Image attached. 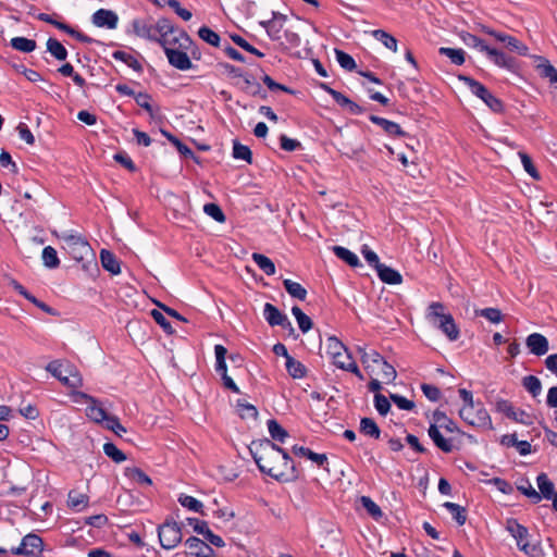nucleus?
Wrapping results in <instances>:
<instances>
[{
	"label": "nucleus",
	"mask_w": 557,
	"mask_h": 557,
	"mask_svg": "<svg viewBox=\"0 0 557 557\" xmlns=\"http://www.w3.org/2000/svg\"><path fill=\"white\" fill-rule=\"evenodd\" d=\"M249 450L261 472L282 481H288L294 476V466L289 456L271 441H255Z\"/></svg>",
	"instance_id": "nucleus-1"
},
{
	"label": "nucleus",
	"mask_w": 557,
	"mask_h": 557,
	"mask_svg": "<svg viewBox=\"0 0 557 557\" xmlns=\"http://www.w3.org/2000/svg\"><path fill=\"white\" fill-rule=\"evenodd\" d=\"M459 396L463 401V406L459 410L460 418L472 426L491 430V417L481 403H474L472 393L460 388Z\"/></svg>",
	"instance_id": "nucleus-2"
},
{
	"label": "nucleus",
	"mask_w": 557,
	"mask_h": 557,
	"mask_svg": "<svg viewBox=\"0 0 557 557\" xmlns=\"http://www.w3.org/2000/svg\"><path fill=\"white\" fill-rule=\"evenodd\" d=\"M506 531L515 539L517 547L528 557H539L542 553L539 542L531 540L529 530L516 519H507Z\"/></svg>",
	"instance_id": "nucleus-3"
},
{
	"label": "nucleus",
	"mask_w": 557,
	"mask_h": 557,
	"mask_svg": "<svg viewBox=\"0 0 557 557\" xmlns=\"http://www.w3.org/2000/svg\"><path fill=\"white\" fill-rule=\"evenodd\" d=\"M458 78L460 82H463L470 91L480 98L493 112L502 113L504 111L503 101L495 97L483 84L467 75H459Z\"/></svg>",
	"instance_id": "nucleus-4"
},
{
	"label": "nucleus",
	"mask_w": 557,
	"mask_h": 557,
	"mask_svg": "<svg viewBox=\"0 0 557 557\" xmlns=\"http://www.w3.org/2000/svg\"><path fill=\"white\" fill-rule=\"evenodd\" d=\"M46 370L70 388L75 389L83 386L82 375L71 364L63 366L60 361L54 360L48 363Z\"/></svg>",
	"instance_id": "nucleus-5"
},
{
	"label": "nucleus",
	"mask_w": 557,
	"mask_h": 557,
	"mask_svg": "<svg viewBox=\"0 0 557 557\" xmlns=\"http://www.w3.org/2000/svg\"><path fill=\"white\" fill-rule=\"evenodd\" d=\"M136 36L158 42L161 32L169 30L168 18L162 17L152 23L151 18H135L132 23Z\"/></svg>",
	"instance_id": "nucleus-6"
},
{
	"label": "nucleus",
	"mask_w": 557,
	"mask_h": 557,
	"mask_svg": "<svg viewBox=\"0 0 557 557\" xmlns=\"http://www.w3.org/2000/svg\"><path fill=\"white\" fill-rule=\"evenodd\" d=\"M168 27L169 30L161 32L158 44L165 51L166 48H182L188 49L191 44V38L189 35L172 24V22L168 18Z\"/></svg>",
	"instance_id": "nucleus-7"
},
{
	"label": "nucleus",
	"mask_w": 557,
	"mask_h": 557,
	"mask_svg": "<svg viewBox=\"0 0 557 557\" xmlns=\"http://www.w3.org/2000/svg\"><path fill=\"white\" fill-rule=\"evenodd\" d=\"M73 398L75 403H85L86 407V416L96 423H104L109 418V414L106 412L102 405L92 396L82 393L75 392L73 393Z\"/></svg>",
	"instance_id": "nucleus-8"
},
{
	"label": "nucleus",
	"mask_w": 557,
	"mask_h": 557,
	"mask_svg": "<svg viewBox=\"0 0 557 557\" xmlns=\"http://www.w3.org/2000/svg\"><path fill=\"white\" fill-rule=\"evenodd\" d=\"M65 242V249L71 257L76 261H83L87 258H94L95 253L86 239L76 235L63 236Z\"/></svg>",
	"instance_id": "nucleus-9"
},
{
	"label": "nucleus",
	"mask_w": 557,
	"mask_h": 557,
	"mask_svg": "<svg viewBox=\"0 0 557 557\" xmlns=\"http://www.w3.org/2000/svg\"><path fill=\"white\" fill-rule=\"evenodd\" d=\"M160 544L164 549L175 548L182 541L181 527L174 521H166L158 529Z\"/></svg>",
	"instance_id": "nucleus-10"
},
{
	"label": "nucleus",
	"mask_w": 557,
	"mask_h": 557,
	"mask_svg": "<svg viewBox=\"0 0 557 557\" xmlns=\"http://www.w3.org/2000/svg\"><path fill=\"white\" fill-rule=\"evenodd\" d=\"M42 550V540L35 534L23 537L21 544L12 549L15 555L37 556Z\"/></svg>",
	"instance_id": "nucleus-11"
},
{
	"label": "nucleus",
	"mask_w": 557,
	"mask_h": 557,
	"mask_svg": "<svg viewBox=\"0 0 557 557\" xmlns=\"http://www.w3.org/2000/svg\"><path fill=\"white\" fill-rule=\"evenodd\" d=\"M432 326L440 329L450 341L459 336V330L451 315H429Z\"/></svg>",
	"instance_id": "nucleus-12"
},
{
	"label": "nucleus",
	"mask_w": 557,
	"mask_h": 557,
	"mask_svg": "<svg viewBox=\"0 0 557 557\" xmlns=\"http://www.w3.org/2000/svg\"><path fill=\"white\" fill-rule=\"evenodd\" d=\"M496 410L516 422L522 424L532 423V417L529 413L521 409H516L508 400H498L496 403Z\"/></svg>",
	"instance_id": "nucleus-13"
},
{
	"label": "nucleus",
	"mask_w": 557,
	"mask_h": 557,
	"mask_svg": "<svg viewBox=\"0 0 557 557\" xmlns=\"http://www.w3.org/2000/svg\"><path fill=\"white\" fill-rule=\"evenodd\" d=\"M164 53L168 58L169 63L173 67H175L180 71H187L193 67L190 58L185 49L166 48Z\"/></svg>",
	"instance_id": "nucleus-14"
},
{
	"label": "nucleus",
	"mask_w": 557,
	"mask_h": 557,
	"mask_svg": "<svg viewBox=\"0 0 557 557\" xmlns=\"http://www.w3.org/2000/svg\"><path fill=\"white\" fill-rule=\"evenodd\" d=\"M356 350L360 355L364 369L369 373H375V368L382 362L383 357L374 349L368 350L366 345H358Z\"/></svg>",
	"instance_id": "nucleus-15"
},
{
	"label": "nucleus",
	"mask_w": 557,
	"mask_h": 557,
	"mask_svg": "<svg viewBox=\"0 0 557 557\" xmlns=\"http://www.w3.org/2000/svg\"><path fill=\"white\" fill-rule=\"evenodd\" d=\"M487 58L497 66L515 72L518 67L517 59L495 48H490Z\"/></svg>",
	"instance_id": "nucleus-16"
},
{
	"label": "nucleus",
	"mask_w": 557,
	"mask_h": 557,
	"mask_svg": "<svg viewBox=\"0 0 557 557\" xmlns=\"http://www.w3.org/2000/svg\"><path fill=\"white\" fill-rule=\"evenodd\" d=\"M185 546L188 554L194 557H211L213 555V549L205 541L195 536L187 539Z\"/></svg>",
	"instance_id": "nucleus-17"
},
{
	"label": "nucleus",
	"mask_w": 557,
	"mask_h": 557,
	"mask_svg": "<svg viewBox=\"0 0 557 557\" xmlns=\"http://www.w3.org/2000/svg\"><path fill=\"white\" fill-rule=\"evenodd\" d=\"M119 17L115 12L106 9H99L92 15V23L98 27L114 29L117 26Z\"/></svg>",
	"instance_id": "nucleus-18"
},
{
	"label": "nucleus",
	"mask_w": 557,
	"mask_h": 557,
	"mask_svg": "<svg viewBox=\"0 0 557 557\" xmlns=\"http://www.w3.org/2000/svg\"><path fill=\"white\" fill-rule=\"evenodd\" d=\"M331 361L337 368L354 373L359 380H363V374L360 372L357 363L352 359V357L346 350L345 352H339L338 358H332Z\"/></svg>",
	"instance_id": "nucleus-19"
},
{
	"label": "nucleus",
	"mask_w": 557,
	"mask_h": 557,
	"mask_svg": "<svg viewBox=\"0 0 557 557\" xmlns=\"http://www.w3.org/2000/svg\"><path fill=\"white\" fill-rule=\"evenodd\" d=\"M156 323L162 327V330L172 335L175 333V327L181 323H187L188 320L185 315H152Z\"/></svg>",
	"instance_id": "nucleus-20"
},
{
	"label": "nucleus",
	"mask_w": 557,
	"mask_h": 557,
	"mask_svg": "<svg viewBox=\"0 0 557 557\" xmlns=\"http://www.w3.org/2000/svg\"><path fill=\"white\" fill-rule=\"evenodd\" d=\"M429 436L432 438L437 448L444 453H451L455 448V442L453 437H446L444 433L437 430L435 426L429 428Z\"/></svg>",
	"instance_id": "nucleus-21"
},
{
	"label": "nucleus",
	"mask_w": 557,
	"mask_h": 557,
	"mask_svg": "<svg viewBox=\"0 0 557 557\" xmlns=\"http://www.w3.org/2000/svg\"><path fill=\"white\" fill-rule=\"evenodd\" d=\"M285 20V15L273 12V18L261 22V26L265 29L272 40H278L281 39V30Z\"/></svg>",
	"instance_id": "nucleus-22"
},
{
	"label": "nucleus",
	"mask_w": 557,
	"mask_h": 557,
	"mask_svg": "<svg viewBox=\"0 0 557 557\" xmlns=\"http://www.w3.org/2000/svg\"><path fill=\"white\" fill-rule=\"evenodd\" d=\"M527 346L530 351L536 356L545 355L549 348L547 338L540 333L529 335L527 338Z\"/></svg>",
	"instance_id": "nucleus-23"
},
{
	"label": "nucleus",
	"mask_w": 557,
	"mask_h": 557,
	"mask_svg": "<svg viewBox=\"0 0 557 557\" xmlns=\"http://www.w3.org/2000/svg\"><path fill=\"white\" fill-rule=\"evenodd\" d=\"M369 120L379 125L380 127L383 128V131L387 134V135H391V136H398V137H404L406 136V132H404L401 129V127L399 126V124L393 122V121H389V120H386L384 117H381V116H377V115H370L369 116Z\"/></svg>",
	"instance_id": "nucleus-24"
},
{
	"label": "nucleus",
	"mask_w": 557,
	"mask_h": 557,
	"mask_svg": "<svg viewBox=\"0 0 557 557\" xmlns=\"http://www.w3.org/2000/svg\"><path fill=\"white\" fill-rule=\"evenodd\" d=\"M321 349L323 355L325 354V356L331 360L332 358H338L339 352H345L347 348L338 338L335 336H330L327 337L325 344L322 345Z\"/></svg>",
	"instance_id": "nucleus-25"
},
{
	"label": "nucleus",
	"mask_w": 557,
	"mask_h": 557,
	"mask_svg": "<svg viewBox=\"0 0 557 557\" xmlns=\"http://www.w3.org/2000/svg\"><path fill=\"white\" fill-rule=\"evenodd\" d=\"M434 423L430 426H435L437 430H444L447 434H453L458 431L457 425L444 412L435 411L433 414Z\"/></svg>",
	"instance_id": "nucleus-26"
},
{
	"label": "nucleus",
	"mask_w": 557,
	"mask_h": 557,
	"mask_svg": "<svg viewBox=\"0 0 557 557\" xmlns=\"http://www.w3.org/2000/svg\"><path fill=\"white\" fill-rule=\"evenodd\" d=\"M244 83L245 87H243V90L252 97H260L261 99L265 100L268 98L267 91L262 88V86L255 81L253 76L251 74H246L244 76Z\"/></svg>",
	"instance_id": "nucleus-27"
},
{
	"label": "nucleus",
	"mask_w": 557,
	"mask_h": 557,
	"mask_svg": "<svg viewBox=\"0 0 557 557\" xmlns=\"http://www.w3.org/2000/svg\"><path fill=\"white\" fill-rule=\"evenodd\" d=\"M334 255L351 268L362 267L358 256L343 246H333Z\"/></svg>",
	"instance_id": "nucleus-28"
},
{
	"label": "nucleus",
	"mask_w": 557,
	"mask_h": 557,
	"mask_svg": "<svg viewBox=\"0 0 557 557\" xmlns=\"http://www.w3.org/2000/svg\"><path fill=\"white\" fill-rule=\"evenodd\" d=\"M100 261L104 270L112 274H119L121 272L120 261L116 256L110 250L102 249L100 251Z\"/></svg>",
	"instance_id": "nucleus-29"
},
{
	"label": "nucleus",
	"mask_w": 557,
	"mask_h": 557,
	"mask_svg": "<svg viewBox=\"0 0 557 557\" xmlns=\"http://www.w3.org/2000/svg\"><path fill=\"white\" fill-rule=\"evenodd\" d=\"M380 280L386 284H400L403 277L400 273L383 263L375 269Z\"/></svg>",
	"instance_id": "nucleus-30"
},
{
	"label": "nucleus",
	"mask_w": 557,
	"mask_h": 557,
	"mask_svg": "<svg viewBox=\"0 0 557 557\" xmlns=\"http://www.w3.org/2000/svg\"><path fill=\"white\" fill-rule=\"evenodd\" d=\"M370 375H373V373H370ZM374 375L380 376L384 383H391L396 379L397 372L392 364L383 359L375 368Z\"/></svg>",
	"instance_id": "nucleus-31"
},
{
	"label": "nucleus",
	"mask_w": 557,
	"mask_h": 557,
	"mask_svg": "<svg viewBox=\"0 0 557 557\" xmlns=\"http://www.w3.org/2000/svg\"><path fill=\"white\" fill-rule=\"evenodd\" d=\"M13 286H14L15 290L18 292V294L24 296L27 300L32 301L38 309H40L45 313H54L52 311V309L47 304H45L44 301L37 299L32 294H29L27 292V289L23 285H21L18 282L13 281Z\"/></svg>",
	"instance_id": "nucleus-32"
},
{
	"label": "nucleus",
	"mask_w": 557,
	"mask_h": 557,
	"mask_svg": "<svg viewBox=\"0 0 557 557\" xmlns=\"http://www.w3.org/2000/svg\"><path fill=\"white\" fill-rule=\"evenodd\" d=\"M112 57L115 60L124 62L127 66H129L131 69H133L135 72H137L139 74L143 73V71H144V67L140 64V62L135 57H133L132 54H129L125 51L116 50L112 53Z\"/></svg>",
	"instance_id": "nucleus-33"
},
{
	"label": "nucleus",
	"mask_w": 557,
	"mask_h": 557,
	"mask_svg": "<svg viewBox=\"0 0 557 557\" xmlns=\"http://www.w3.org/2000/svg\"><path fill=\"white\" fill-rule=\"evenodd\" d=\"M536 67L541 76L548 78L550 83H557V69L547 59L540 57Z\"/></svg>",
	"instance_id": "nucleus-34"
},
{
	"label": "nucleus",
	"mask_w": 557,
	"mask_h": 557,
	"mask_svg": "<svg viewBox=\"0 0 557 557\" xmlns=\"http://www.w3.org/2000/svg\"><path fill=\"white\" fill-rule=\"evenodd\" d=\"M134 99H135V102L137 103V106L143 108L152 120H154L157 117V112L159 111V109L156 110L152 107V104H151L152 97L149 94L138 92Z\"/></svg>",
	"instance_id": "nucleus-35"
},
{
	"label": "nucleus",
	"mask_w": 557,
	"mask_h": 557,
	"mask_svg": "<svg viewBox=\"0 0 557 557\" xmlns=\"http://www.w3.org/2000/svg\"><path fill=\"white\" fill-rule=\"evenodd\" d=\"M10 45L13 49L24 53H29L37 47L34 39H28L26 37H14L11 39Z\"/></svg>",
	"instance_id": "nucleus-36"
},
{
	"label": "nucleus",
	"mask_w": 557,
	"mask_h": 557,
	"mask_svg": "<svg viewBox=\"0 0 557 557\" xmlns=\"http://www.w3.org/2000/svg\"><path fill=\"white\" fill-rule=\"evenodd\" d=\"M251 258L267 275L275 274V264L270 258L259 252H253Z\"/></svg>",
	"instance_id": "nucleus-37"
},
{
	"label": "nucleus",
	"mask_w": 557,
	"mask_h": 557,
	"mask_svg": "<svg viewBox=\"0 0 557 557\" xmlns=\"http://www.w3.org/2000/svg\"><path fill=\"white\" fill-rule=\"evenodd\" d=\"M124 474L129 480L137 482L140 485H151V479L137 467H127L124 470Z\"/></svg>",
	"instance_id": "nucleus-38"
},
{
	"label": "nucleus",
	"mask_w": 557,
	"mask_h": 557,
	"mask_svg": "<svg viewBox=\"0 0 557 557\" xmlns=\"http://www.w3.org/2000/svg\"><path fill=\"white\" fill-rule=\"evenodd\" d=\"M88 505V496L84 493L71 491L67 496V506L77 511Z\"/></svg>",
	"instance_id": "nucleus-39"
},
{
	"label": "nucleus",
	"mask_w": 557,
	"mask_h": 557,
	"mask_svg": "<svg viewBox=\"0 0 557 557\" xmlns=\"http://www.w3.org/2000/svg\"><path fill=\"white\" fill-rule=\"evenodd\" d=\"M200 39L213 47H222L220 35L208 26H201L198 30Z\"/></svg>",
	"instance_id": "nucleus-40"
},
{
	"label": "nucleus",
	"mask_w": 557,
	"mask_h": 557,
	"mask_svg": "<svg viewBox=\"0 0 557 557\" xmlns=\"http://www.w3.org/2000/svg\"><path fill=\"white\" fill-rule=\"evenodd\" d=\"M372 36L381 41L387 49L393 52H397V39L383 29H375L372 33Z\"/></svg>",
	"instance_id": "nucleus-41"
},
{
	"label": "nucleus",
	"mask_w": 557,
	"mask_h": 557,
	"mask_svg": "<svg viewBox=\"0 0 557 557\" xmlns=\"http://www.w3.org/2000/svg\"><path fill=\"white\" fill-rule=\"evenodd\" d=\"M47 50L59 61H64L67 58V50L55 38L47 40Z\"/></svg>",
	"instance_id": "nucleus-42"
},
{
	"label": "nucleus",
	"mask_w": 557,
	"mask_h": 557,
	"mask_svg": "<svg viewBox=\"0 0 557 557\" xmlns=\"http://www.w3.org/2000/svg\"><path fill=\"white\" fill-rule=\"evenodd\" d=\"M536 482H537V486L540 490L539 493L541 494V497L543 496L547 499L552 498V496L555 494L554 493V484L548 479V476L545 473H541L537 475Z\"/></svg>",
	"instance_id": "nucleus-43"
},
{
	"label": "nucleus",
	"mask_w": 557,
	"mask_h": 557,
	"mask_svg": "<svg viewBox=\"0 0 557 557\" xmlns=\"http://www.w3.org/2000/svg\"><path fill=\"white\" fill-rule=\"evenodd\" d=\"M233 158L252 163V152L248 146L240 144L238 140L233 141Z\"/></svg>",
	"instance_id": "nucleus-44"
},
{
	"label": "nucleus",
	"mask_w": 557,
	"mask_h": 557,
	"mask_svg": "<svg viewBox=\"0 0 557 557\" xmlns=\"http://www.w3.org/2000/svg\"><path fill=\"white\" fill-rule=\"evenodd\" d=\"M283 285L292 297L297 298L299 300H304L306 298L307 290L299 283L286 278L283 281Z\"/></svg>",
	"instance_id": "nucleus-45"
},
{
	"label": "nucleus",
	"mask_w": 557,
	"mask_h": 557,
	"mask_svg": "<svg viewBox=\"0 0 557 557\" xmlns=\"http://www.w3.org/2000/svg\"><path fill=\"white\" fill-rule=\"evenodd\" d=\"M438 53L449 58L451 63L461 65L465 63V51L462 49L441 47Z\"/></svg>",
	"instance_id": "nucleus-46"
},
{
	"label": "nucleus",
	"mask_w": 557,
	"mask_h": 557,
	"mask_svg": "<svg viewBox=\"0 0 557 557\" xmlns=\"http://www.w3.org/2000/svg\"><path fill=\"white\" fill-rule=\"evenodd\" d=\"M461 39L468 47L475 48L481 52L487 53V50L491 48L481 38L470 33L462 34Z\"/></svg>",
	"instance_id": "nucleus-47"
},
{
	"label": "nucleus",
	"mask_w": 557,
	"mask_h": 557,
	"mask_svg": "<svg viewBox=\"0 0 557 557\" xmlns=\"http://www.w3.org/2000/svg\"><path fill=\"white\" fill-rule=\"evenodd\" d=\"M268 430H269L271 437L274 441L284 443L285 440L288 437L287 431L285 429H283L276 420L268 421Z\"/></svg>",
	"instance_id": "nucleus-48"
},
{
	"label": "nucleus",
	"mask_w": 557,
	"mask_h": 557,
	"mask_svg": "<svg viewBox=\"0 0 557 557\" xmlns=\"http://www.w3.org/2000/svg\"><path fill=\"white\" fill-rule=\"evenodd\" d=\"M359 502L373 519L379 520L382 518L383 512L381 508L369 496H361Z\"/></svg>",
	"instance_id": "nucleus-49"
},
{
	"label": "nucleus",
	"mask_w": 557,
	"mask_h": 557,
	"mask_svg": "<svg viewBox=\"0 0 557 557\" xmlns=\"http://www.w3.org/2000/svg\"><path fill=\"white\" fill-rule=\"evenodd\" d=\"M41 257L44 264L49 269H55L60 265V260L58 258L57 250L51 246H47L44 248Z\"/></svg>",
	"instance_id": "nucleus-50"
},
{
	"label": "nucleus",
	"mask_w": 557,
	"mask_h": 557,
	"mask_svg": "<svg viewBox=\"0 0 557 557\" xmlns=\"http://www.w3.org/2000/svg\"><path fill=\"white\" fill-rule=\"evenodd\" d=\"M285 366H286L287 372L294 379L304 377L306 374L305 366L300 361L294 359L293 357H288V360H286Z\"/></svg>",
	"instance_id": "nucleus-51"
},
{
	"label": "nucleus",
	"mask_w": 557,
	"mask_h": 557,
	"mask_svg": "<svg viewBox=\"0 0 557 557\" xmlns=\"http://www.w3.org/2000/svg\"><path fill=\"white\" fill-rule=\"evenodd\" d=\"M360 431L368 436H371L373 438L380 437V429L377 424L374 422V420L370 418H363L360 421Z\"/></svg>",
	"instance_id": "nucleus-52"
},
{
	"label": "nucleus",
	"mask_w": 557,
	"mask_h": 557,
	"mask_svg": "<svg viewBox=\"0 0 557 557\" xmlns=\"http://www.w3.org/2000/svg\"><path fill=\"white\" fill-rule=\"evenodd\" d=\"M231 39L232 41L237 45L238 47H240L242 49H244L245 51L251 53V54H255L257 55L258 58H263L264 57V53L261 52L260 50H258L257 48H255L253 46H251L245 38H243L242 36L237 35V34H232L231 35Z\"/></svg>",
	"instance_id": "nucleus-53"
},
{
	"label": "nucleus",
	"mask_w": 557,
	"mask_h": 557,
	"mask_svg": "<svg viewBox=\"0 0 557 557\" xmlns=\"http://www.w3.org/2000/svg\"><path fill=\"white\" fill-rule=\"evenodd\" d=\"M203 211L206 214L211 216L214 221L219 223H224L226 220V216L224 212L222 211L221 207L216 203L210 202L206 203L203 207Z\"/></svg>",
	"instance_id": "nucleus-54"
},
{
	"label": "nucleus",
	"mask_w": 557,
	"mask_h": 557,
	"mask_svg": "<svg viewBox=\"0 0 557 557\" xmlns=\"http://www.w3.org/2000/svg\"><path fill=\"white\" fill-rule=\"evenodd\" d=\"M522 385L533 396L539 395L542 389L541 381L534 375L524 376L522 380Z\"/></svg>",
	"instance_id": "nucleus-55"
},
{
	"label": "nucleus",
	"mask_w": 557,
	"mask_h": 557,
	"mask_svg": "<svg viewBox=\"0 0 557 557\" xmlns=\"http://www.w3.org/2000/svg\"><path fill=\"white\" fill-rule=\"evenodd\" d=\"M335 55H336V61L343 69H345L347 71H352L356 69V62L350 54L346 53L343 50L335 49Z\"/></svg>",
	"instance_id": "nucleus-56"
},
{
	"label": "nucleus",
	"mask_w": 557,
	"mask_h": 557,
	"mask_svg": "<svg viewBox=\"0 0 557 557\" xmlns=\"http://www.w3.org/2000/svg\"><path fill=\"white\" fill-rule=\"evenodd\" d=\"M178 502L183 507L194 512H201L203 507L201 502L189 495H181Z\"/></svg>",
	"instance_id": "nucleus-57"
},
{
	"label": "nucleus",
	"mask_w": 557,
	"mask_h": 557,
	"mask_svg": "<svg viewBox=\"0 0 557 557\" xmlns=\"http://www.w3.org/2000/svg\"><path fill=\"white\" fill-rule=\"evenodd\" d=\"M444 507H446L451 512V515L454 516L455 520L459 525L465 524L467 520V515L463 507L459 506L458 504L449 502L445 503Z\"/></svg>",
	"instance_id": "nucleus-58"
},
{
	"label": "nucleus",
	"mask_w": 557,
	"mask_h": 557,
	"mask_svg": "<svg viewBox=\"0 0 557 557\" xmlns=\"http://www.w3.org/2000/svg\"><path fill=\"white\" fill-rule=\"evenodd\" d=\"M505 44L510 51L517 52L520 55L528 54V47L513 36L508 35Z\"/></svg>",
	"instance_id": "nucleus-59"
},
{
	"label": "nucleus",
	"mask_w": 557,
	"mask_h": 557,
	"mask_svg": "<svg viewBox=\"0 0 557 557\" xmlns=\"http://www.w3.org/2000/svg\"><path fill=\"white\" fill-rule=\"evenodd\" d=\"M103 451L115 462H122L126 459L125 454L120 450L113 443H106L103 445Z\"/></svg>",
	"instance_id": "nucleus-60"
},
{
	"label": "nucleus",
	"mask_w": 557,
	"mask_h": 557,
	"mask_svg": "<svg viewBox=\"0 0 557 557\" xmlns=\"http://www.w3.org/2000/svg\"><path fill=\"white\" fill-rule=\"evenodd\" d=\"M519 156L525 172L534 180H540V173L537 172L531 157L525 152H519Z\"/></svg>",
	"instance_id": "nucleus-61"
},
{
	"label": "nucleus",
	"mask_w": 557,
	"mask_h": 557,
	"mask_svg": "<svg viewBox=\"0 0 557 557\" xmlns=\"http://www.w3.org/2000/svg\"><path fill=\"white\" fill-rule=\"evenodd\" d=\"M113 159L117 163H120L122 166L127 169L129 172H136L137 171L136 164L133 162V160L129 158V156L126 152L120 151V152H117V153H115L113 156Z\"/></svg>",
	"instance_id": "nucleus-62"
},
{
	"label": "nucleus",
	"mask_w": 557,
	"mask_h": 557,
	"mask_svg": "<svg viewBox=\"0 0 557 557\" xmlns=\"http://www.w3.org/2000/svg\"><path fill=\"white\" fill-rule=\"evenodd\" d=\"M322 88L334 99V101L342 108H346L347 104L350 103V99L343 95L342 92L326 86L322 85Z\"/></svg>",
	"instance_id": "nucleus-63"
},
{
	"label": "nucleus",
	"mask_w": 557,
	"mask_h": 557,
	"mask_svg": "<svg viewBox=\"0 0 557 557\" xmlns=\"http://www.w3.org/2000/svg\"><path fill=\"white\" fill-rule=\"evenodd\" d=\"M104 426L114 432L117 436H122V434L126 432V429L120 423L119 418L115 416H109L104 422Z\"/></svg>",
	"instance_id": "nucleus-64"
}]
</instances>
